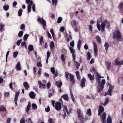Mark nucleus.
Returning <instances> with one entry per match:
<instances>
[{
    "mask_svg": "<svg viewBox=\"0 0 123 123\" xmlns=\"http://www.w3.org/2000/svg\"><path fill=\"white\" fill-rule=\"evenodd\" d=\"M102 83L98 84V85L97 88V92L99 93L104 88V85L105 83V79H103L102 80Z\"/></svg>",
    "mask_w": 123,
    "mask_h": 123,
    "instance_id": "f257e3e1",
    "label": "nucleus"
},
{
    "mask_svg": "<svg viewBox=\"0 0 123 123\" xmlns=\"http://www.w3.org/2000/svg\"><path fill=\"white\" fill-rule=\"evenodd\" d=\"M107 25V28L109 27L110 23L108 21H107V19H105L103 22L101 24V31L102 32L105 31V27L106 25Z\"/></svg>",
    "mask_w": 123,
    "mask_h": 123,
    "instance_id": "f03ea898",
    "label": "nucleus"
},
{
    "mask_svg": "<svg viewBox=\"0 0 123 123\" xmlns=\"http://www.w3.org/2000/svg\"><path fill=\"white\" fill-rule=\"evenodd\" d=\"M37 21L40 24H42L43 29L45 30L46 26V23L45 21L43 18L39 17L37 19Z\"/></svg>",
    "mask_w": 123,
    "mask_h": 123,
    "instance_id": "7ed1b4c3",
    "label": "nucleus"
},
{
    "mask_svg": "<svg viewBox=\"0 0 123 123\" xmlns=\"http://www.w3.org/2000/svg\"><path fill=\"white\" fill-rule=\"evenodd\" d=\"M113 38L117 39L118 41L119 40V39H121V34L119 31H117L115 34L113 33Z\"/></svg>",
    "mask_w": 123,
    "mask_h": 123,
    "instance_id": "20e7f679",
    "label": "nucleus"
},
{
    "mask_svg": "<svg viewBox=\"0 0 123 123\" xmlns=\"http://www.w3.org/2000/svg\"><path fill=\"white\" fill-rule=\"evenodd\" d=\"M106 114L105 112H104L101 115H100L101 120L102 121V123H106Z\"/></svg>",
    "mask_w": 123,
    "mask_h": 123,
    "instance_id": "39448f33",
    "label": "nucleus"
},
{
    "mask_svg": "<svg viewBox=\"0 0 123 123\" xmlns=\"http://www.w3.org/2000/svg\"><path fill=\"white\" fill-rule=\"evenodd\" d=\"M119 58H117L116 59L115 61L116 65L119 66L123 65V60L119 61Z\"/></svg>",
    "mask_w": 123,
    "mask_h": 123,
    "instance_id": "423d86ee",
    "label": "nucleus"
},
{
    "mask_svg": "<svg viewBox=\"0 0 123 123\" xmlns=\"http://www.w3.org/2000/svg\"><path fill=\"white\" fill-rule=\"evenodd\" d=\"M104 111V109L103 107L101 105L99 106L98 110V115L100 116Z\"/></svg>",
    "mask_w": 123,
    "mask_h": 123,
    "instance_id": "0eeeda50",
    "label": "nucleus"
},
{
    "mask_svg": "<svg viewBox=\"0 0 123 123\" xmlns=\"http://www.w3.org/2000/svg\"><path fill=\"white\" fill-rule=\"evenodd\" d=\"M86 81V79L84 77H83L82 79L81 82L80 86L82 88L85 86V83Z\"/></svg>",
    "mask_w": 123,
    "mask_h": 123,
    "instance_id": "6e6552de",
    "label": "nucleus"
},
{
    "mask_svg": "<svg viewBox=\"0 0 123 123\" xmlns=\"http://www.w3.org/2000/svg\"><path fill=\"white\" fill-rule=\"evenodd\" d=\"M114 87L112 86H110L108 90V94L109 95H112V93L113 92V90L114 89Z\"/></svg>",
    "mask_w": 123,
    "mask_h": 123,
    "instance_id": "1a4fd4ad",
    "label": "nucleus"
},
{
    "mask_svg": "<svg viewBox=\"0 0 123 123\" xmlns=\"http://www.w3.org/2000/svg\"><path fill=\"white\" fill-rule=\"evenodd\" d=\"M55 108L56 110H61V105L60 102H57L56 103Z\"/></svg>",
    "mask_w": 123,
    "mask_h": 123,
    "instance_id": "9d476101",
    "label": "nucleus"
},
{
    "mask_svg": "<svg viewBox=\"0 0 123 123\" xmlns=\"http://www.w3.org/2000/svg\"><path fill=\"white\" fill-rule=\"evenodd\" d=\"M96 78L97 81L98 83V84L100 83V77H99V74L98 72L96 73Z\"/></svg>",
    "mask_w": 123,
    "mask_h": 123,
    "instance_id": "9b49d317",
    "label": "nucleus"
},
{
    "mask_svg": "<svg viewBox=\"0 0 123 123\" xmlns=\"http://www.w3.org/2000/svg\"><path fill=\"white\" fill-rule=\"evenodd\" d=\"M31 107V104L30 102L29 101L28 103V104L26 109L25 110V111L27 113V114H29V111Z\"/></svg>",
    "mask_w": 123,
    "mask_h": 123,
    "instance_id": "f8f14e48",
    "label": "nucleus"
},
{
    "mask_svg": "<svg viewBox=\"0 0 123 123\" xmlns=\"http://www.w3.org/2000/svg\"><path fill=\"white\" fill-rule=\"evenodd\" d=\"M88 76L90 80L91 81L92 83H93V82L92 81L94 80V75H93V76H92L91 74L89 73L88 74Z\"/></svg>",
    "mask_w": 123,
    "mask_h": 123,
    "instance_id": "ddd939ff",
    "label": "nucleus"
},
{
    "mask_svg": "<svg viewBox=\"0 0 123 123\" xmlns=\"http://www.w3.org/2000/svg\"><path fill=\"white\" fill-rule=\"evenodd\" d=\"M70 77L71 80V81L72 82V84H75V80L74 79V77L73 75L70 74Z\"/></svg>",
    "mask_w": 123,
    "mask_h": 123,
    "instance_id": "4468645a",
    "label": "nucleus"
},
{
    "mask_svg": "<svg viewBox=\"0 0 123 123\" xmlns=\"http://www.w3.org/2000/svg\"><path fill=\"white\" fill-rule=\"evenodd\" d=\"M61 97L66 101H68L69 100V99L68 97V95L67 94H65L61 96Z\"/></svg>",
    "mask_w": 123,
    "mask_h": 123,
    "instance_id": "2eb2a0df",
    "label": "nucleus"
},
{
    "mask_svg": "<svg viewBox=\"0 0 123 123\" xmlns=\"http://www.w3.org/2000/svg\"><path fill=\"white\" fill-rule=\"evenodd\" d=\"M23 86L26 90H27L29 87L28 83L26 82H25L23 83Z\"/></svg>",
    "mask_w": 123,
    "mask_h": 123,
    "instance_id": "dca6fc26",
    "label": "nucleus"
},
{
    "mask_svg": "<svg viewBox=\"0 0 123 123\" xmlns=\"http://www.w3.org/2000/svg\"><path fill=\"white\" fill-rule=\"evenodd\" d=\"M29 96L32 99H33L35 97L34 92L33 91H31L30 92Z\"/></svg>",
    "mask_w": 123,
    "mask_h": 123,
    "instance_id": "f3484780",
    "label": "nucleus"
},
{
    "mask_svg": "<svg viewBox=\"0 0 123 123\" xmlns=\"http://www.w3.org/2000/svg\"><path fill=\"white\" fill-rule=\"evenodd\" d=\"M118 8L120 11L123 9V3L122 2L120 3L119 5Z\"/></svg>",
    "mask_w": 123,
    "mask_h": 123,
    "instance_id": "a211bd4d",
    "label": "nucleus"
},
{
    "mask_svg": "<svg viewBox=\"0 0 123 123\" xmlns=\"http://www.w3.org/2000/svg\"><path fill=\"white\" fill-rule=\"evenodd\" d=\"M57 87L58 88H60L62 85V82L60 81H57L56 82Z\"/></svg>",
    "mask_w": 123,
    "mask_h": 123,
    "instance_id": "6ab92c4d",
    "label": "nucleus"
},
{
    "mask_svg": "<svg viewBox=\"0 0 123 123\" xmlns=\"http://www.w3.org/2000/svg\"><path fill=\"white\" fill-rule=\"evenodd\" d=\"M16 69L17 70L20 71L21 69V68L20 66V63L19 62H18L16 64Z\"/></svg>",
    "mask_w": 123,
    "mask_h": 123,
    "instance_id": "aec40b11",
    "label": "nucleus"
},
{
    "mask_svg": "<svg viewBox=\"0 0 123 123\" xmlns=\"http://www.w3.org/2000/svg\"><path fill=\"white\" fill-rule=\"evenodd\" d=\"M105 63L107 67V69L109 70L111 66V63L110 62H109L107 61Z\"/></svg>",
    "mask_w": 123,
    "mask_h": 123,
    "instance_id": "412c9836",
    "label": "nucleus"
},
{
    "mask_svg": "<svg viewBox=\"0 0 123 123\" xmlns=\"http://www.w3.org/2000/svg\"><path fill=\"white\" fill-rule=\"evenodd\" d=\"M109 43L108 42H106L104 46L105 47L106 51L107 52L108 48L109 47Z\"/></svg>",
    "mask_w": 123,
    "mask_h": 123,
    "instance_id": "4be33fe9",
    "label": "nucleus"
},
{
    "mask_svg": "<svg viewBox=\"0 0 123 123\" xmlns=\"http://www.w3.org/2000/svg\"><path fill=\"white\" fill-rule=\"evenodd\" d=\"M6 110V108L2 105L0 107V111H5Z\"/></svg>",
    "mask_w": 123,
    "mask_h": 123,
    "instance_id": "5701e85b",
    "label": "nucleus"
},
{
    "mask_svg": "<svg viewBox=\"0 0 123 123\" xmlns=\"http://www.w3.org/2000/svg\"><path fill=\"white\" fill-rule=\"evenodd\" d=\"M112 118L110 117V116L109 115L107 118V123H112Z\"/></svg>",
    "mask_w": 123,
    "mask_h": 123,
    "instance_id": "b1692460",
    "label": "nucleus"
},
{
    "mask_svg": "<svg viewBox=\"0 0 123 123\" xmlns=\"http://www.w3.org/2000/svg\"><path fill=\"white\" fill-rule=\"evenodd\" d=\"M58 0H52V2L53 5H54L55 6H57Z\"/></svg>",
    "mask_w": 123,
    "mask_h": 123,
    "instance_id": "393cba45",
    "label": "nucleus"
},
{
    "mask_svg": "<svg viewBox=\"0 0 123 123\" xmlns=\"http://www.w3.org/2000/svg\"><path fill=\"white\" fill-rule=\"evenodd\" d=\"M87 60H89L91 58L92 56L91 53L89 52H88L87 53Z\"/></svg>",
    "mask_w": 123,
    "mask_h": 123,
    "instance_id": "a878e982",
    "label": "nucleus"
},
{
    "mask_svg": "<svg viewBox=\"0 0 123 123\" xmlns=\"http://www.w3.org/2000/svg\"><path fill=\"white\" fill-rule=\"evenodd\" d=\"M96 39L97 42L100 43H101V38L99 36H96Z\"/></svg>",
    "mask_w": 123,
    "mask_h": 123,
    "instance_id": "bb28decb",
    "label": "nucleus"
},
{
    "mask_svg": "<svg viewBox=\"0 0 123 123\" xmlns=\"http://www.w3.org/2000/svg\"><path fill=\"white\" fill-rule=\"evenodd\" d=\"M78 117L80 121H84V117L82 115H80L79 116H78Z\"/></svg>",
    "mask_w": 123,
    "mask_h": 123,
    "instance_id": "cd10ccee",
    "label": "nucleus"
},
{
    "mask_svg": "<svg viewBox=\"0 0 123 123\" xmlns=\"http://www.w3.org/2000/svg\"><path fill=\"white\" fill-rule=\"evenodd\" d=\"M32 109L34 110H36L37 108V105L35 104H32Z\"/></svg>",
    "mask_w": 123,
    "mask_h": 123,
    "instance_id": "c85d7f7f",
    "label": "nucleus"
},
{
    "mask_svg": "<svg viewBox=\"0 0 123 123\" xmlns=\"http://www.w3.org/2000/svg\"><path fill=\"white\" fill-rule=\"evenodd\" d=\"M4 25L1 23H0V31L2 32L4 30Z\"/></svg>",
    "mask_w": 123,
    "mask_h": 123,
    "instance_id": "c756f323",
    "label": "nucleus"
},
{
    "mask_svg": "<svg viewBox=\"0 0 123 123\" xmlns=\"http://www.w3.org/2000/svg\"><path fill=\"white\" fill-rule=\"evenodd\" d=\"M29 50L30 51H32L34 49V48L33 46L32 45H30L28 47Z\"/></svg>",
    "mask_w": 123,
    "mask_h": 123,
    "instance_id": "7c9ffc66",
    "label": "nucleus"
},
{
    "mask_svg": "<svg viewBox=\"0 0 123 123\" xmlns=\"http://www.w3.org/2000/svg\"><path fill=\"white\" fill-rule=\"evenodd\" d=\"M54 46V43L53 41H52L50 43V46L51 49H53Z\"/></svg>",
    "mask_w": 123,
    "mask_h": 123,
    "instance_id": "2f4dec72",
    "label": "nucleus"
},
{
    "mask_svg": "<svg viewBox=\"0 0 123 123\" xmlns=\"http://www.w3.org/2000/svg\"><path fill=\"white\" fill-rule=\"evenodd\" d=\"M26 2L27 4L30 3L28 5H32L33 4V1L31 0H26Z\"/></svg>",
    "mask_w": 123,
    "mask_h": 123,
    "instance_id": "473e14b6",
    "label": "nucleus"
},
{
    "mask_svg": "<svg viewBox=\"0 0 123 123\" xmlns=\"http://www.w3.org/2000/svg\"><path fill=\"white\" fill-rule=\"evenodd\" d=\"M87 114L89 116H90L91 115V110L90 108L88 109L87 111Z\"/></svg>",
    "mask_w": 123,
    "mask_h": 123,
    "instance_id": "72a5a7b5",
    "label": "nucleus"
},
{
    "mask_svg": "<svg viewBox=\"0 0 123 123\" xmlns=\"http://www.w3.org/2000/svg\"><path fill=\"white\" fill-rule=\"evenodd\" d=\"M3 9L4 10L6 11H7L9 9V6L8 5H7L6 6V5H4L3 7Z\"/></svg>",
    "mask_w": 123,
    "mask_h": 123,
    "instance_id": "f704fd0d",
    "label": "nucleus"
},
{
    "mask_svg": "<svg viewBox=\"0 0 123 123\" xmlns=\"http://www.w3.org/2000/svg\"><path fill=\"white\" fill-rule=\"evenodd\" d=\"M29 35L27 34H25L23 37V39L24 40H26L29 36Z\"/></svg>",
    "mask_w": 123,
    "mask_h": 123,
    "instance_id": "c9c22d12",
    "label": "nucleus"
},
{
    "mask_svg": "<svg viewBox=\"0 0 123 123\" xmlns=\"http://www.w3.org/2000/svg\"><path fill=\"white\" fill-rule=\"evenodd\" d=\"M69 49L70 51V52L71 53L74 54L75 52L74 50L72 47L70 46L69 47Z\"/></svg>",
    "mask_w": 123,
    "mask_h": 123,
    "instance_id": "e433bc0d",
    "label": "nucleus"
},
{
    "mask_svg": "<svg viewBox=\"0 0 123 123\" xmlns=\"http://www.w3.org/2000/svg\"><path fill=\"white\" fill-rule=\"evenodd\" d=\"M62 20V18L61 17H59L57 19V23H60Z\"/></svg>",
    "mask_w": 123,
    "mask_h": 123,
    "instance_id": "4c0bfd02",
    "label": "nucleus"
},
{
    "mask_svg": "<svg viewBox=\"0 0 123 123\" xmlns=\"http://www.w3.org/2000/svg\"><path fill=\"white\" fill-rule=\"evenodd\" d=\"M64 56L65 55L64 54H62L61 55V58L62 60V61L63 62H64L65 61V59L64 58Z\"/></svg>",
    "mask_w": 123,
    "mask_h": 123,
    "instance_id": "58836bf2",
    "label": "nucleus"
},
{
    "mask_svg": "<svg viewBox=\"0 0 123 123\" xmlns=\"http://www.w3.org/2000/svg\"><path fill=\"white\" fill-rule=\"evenodd\" d=\"M23 33V32L22 31H20L18 34V36L19 37H21L22 36Z\"/></svg>",
    "mask_w": 123,
    "mask_h": 123,
    "instance_id": "ea45409f",
    "label": "nucleus"
},
{
    "mask_svg": "<svg viewBox=\"0 0 123 123\" xmlns=\"http://www.w3.org/2000/svg\"><path fill=\"white\" fill-rule=\"evenodd\" d=\"M51 72L53 74H54L55 73V71L54 67H52L51 68Z\"/></svg>",
    "mask_w": 123,
    "mask_h": 123,
    "instance_id": "a19ab883",
    "label": "nucleus"
},
{
    "mask_svg": "<svg viewBox=\"0 0 123 123\" xmlns=\"http://www.w3.org/2000/svg\"><path fill=\"white\" fill-rule=\"evenodd\" d=\"M22 11V10L21 9L19 10L18 12V16H21Z\"/></svg>",
    "mask_w": 123,
    "mask_h": 123,
    "instance_id": "79ce46f5",
    "label": "nucleus"
},
{
    "mask_svg": "<svg viewBox=\"0 0 123 123\" xmlns=\"http://www.w3.org/2000/svg\"><path fill=\"white\" fill-rule=\"evenodd\" d=\"M77 112L78 113V116H79L81 115V111L80 109H78L77 110Z\"/></svg>",
    "mask_w": 123,
    "mask_h": 123,
    "instance_id": "37998d69",
    "label": "nucleus"
},
{
    "mask_svg": "<svg viewBox=\"0 0 123 123\" xmlns=\"http://www.w3.org/2000/svg\"><path fill=\"white\" fill-rule=\"evenodd\" d=\"M25 119L24 117H22L20 120V123H25Z\"/></svg>",
    "mask_w": 123,
    "mask_h": 123,
    "instance_id": "c03bdc74",
    "label": "nucleus"
},
{
    "mask_svg": "<svg viewBox=\"0 0 123 123\" xmlns=\"http://www.w3.org/2000/svg\"><path fill=\"white\" fill-rule=\"evenodd\" d=\"M25 25L24 24H23L21 25L20 26V29L21 30H25Z\"/></svg>",
    "mask_w": 123,
    "mask_h": 123,
    "instance_id": "a18cd8bd",
    "label": "nucleus"
},
{
    "mask_svg": "<svg viewBox=\"0 0 123 123\" xmlns=\"http://www.w3.org/2000/svg\"><path fill=\"white\" fill-rule=\"evenodd\" d=\"M49 123H54L53 119L51 118H49L48 120Z\"/></svg>",
    "mask_w": 123,
    "mask_h": 123,
    "instance_id": "49530a36",
    "label": "nucleus"
},
{
    "mask_svg": "<svg viewBox=\"0 0 123 123\" xmlns=\"http://www.w3.org/2000/svg\"><path fill=\"white\" fill-rule=\"evenodd\" d=\"M69 73H68L67 72H66L65 73V76L66 77V79L67 80L68 79V75Z\"/></svg>",
    "mask_w": 123,
    "mask_h": 123,
    "instance_id": "de8ad7c7",
    "label": "nucleus"
},
{
    "mask_svg": "<svg viewBox=\"0 0 123 123\" xmlns=\"http://www.w3.org/2000/svg\"><path fill=\"white\" fill-rule=\"evenodd\" d=\"M32 5H28L27 6V9L28 12H29L31 11V6Z\"/></svg>",
    "mask_w": 123,
    "mask_h": 123,
    "instance_id": "09e8293b",
    "label": "nucleus"
},
{
    "mask_svg": "<svg viewBox=\"0 0 123 123\" xmlns=\"http://www.w3.org/2000/svg\"><path fill=\"white\" fill-rule=\"evenodd\" d=\"M43 41V37L42 36H41L40 39V43L39 44L41 45L42 44V42Z\"/></svg>",
    "mask_w": 123,
    "mask_h": 123,
    "instance_id": "8fccbe9b",
    "label": "nucleus"
},
{
    "mask_svg": "<svg viewBox=\"0 0 123 123\" xmlns=\"http://www.w3.org/2000/svg\"><path fill=\"white\" fill-rule=\"evenodd\" d=\"M18 54V51L16 52H14L13 54V57L14 58L16 57Z\"/></svg>",
    "mask_w": 123,
    "mask_h": 123,
    "instance_id": "3c124183",
    "label": "nucleus"
},
{
    "mask_svg": "<svg viewBox=\"0 0 123 123\" xmlns=\"http://www.w3.org/2000/svg\"><path fill=\"white\" fill-rule=\"evenodd\" d=\"M22 39H20L19 40L17 41L16 44L18 46H19L21 43V42L22 41Z\"/></svg>",
    "mask_w": 123,
    "mask_h": 123,
    "instance_id": "603ef678",
    "label": "nucleus"
},
{
    "mask_svg": "<svg viewBox=\"0 0 123 123\" xmlns=\"http://www.w3.org/2000/svg\"><path fill=\"white\" fill-rule=\"evenodd\" d=\"M45 111L47 112H49L50 111V108L49 106H48L47 108H45Z\"/></svg>",
    "mask_w": 123,
    "mask_h": 123,
    "instance_id": "864d4df0",
    "label": "nucleus"
},
{
    "mask_svg": "<svg viewBox=\"0 0 123 123\" xmlns=\"http://www.w3.org/2000/svg\"><path fill=\"white\" fill-rule=\"evenodd\" d=\"M97 26L98 29L100 31L101 30V26L100 25L98 24V22H97Z\"/></svg>",
    "mask_w": 123,
    "mask_h": 123,
    "instance_id": "5fc2aeb1",
    "label": "nucleus"
},
{
    "mask_svg": "<svg viewBox=\"0 0 123 123\" xmlns=\"http://www.w3.org/2000/svg\"><path fill=\"white\" fill-rule=\"evenodd\" d=\"M74 41L73 40L71 42H70V46L72 47H73L74 46Z\"/></svg>",
    "mask_w": 123,
    "mask_h": 123,
    "instance_id": "6e6d98bb",
    "label": "nucleus"
},
{
    "mask_svg": "<svg viewBox=\"0 0 123 123\" xmlns=\"http://www.w3.org/2000/svg\"><path fill=\"white\" fill-rule=\"evenodd\" d=\"M18 97L15 96V98H14V101L15 102V103L16 104L15 106H17V101L18 100Z\"/></svg>",
    "mask_w": 123,
    "mask_h": 123,
    "instance_id": "4d7b16f0",
    "label": "nucleus"
},
{
    "mask_svg": "<svg viewBox=\"0 0 123 123\" xmlns=\"http://www.w3.org/2000/svg\"><path fill=\"white\" fill-rule=\"evenodd\" d=\"M93 44L94 49L97 48V45L95 42V41H93Z\"/></svg>",
    "mask_w": 123,
    "mask_h": 123,
    "instance_id": "13d9d810",
    "label": "nucleus"
},
{
    "mask_svg": "<svg viewBox=\"0 0 123 123\" xmlns=\"http://www.w3.org/2000/svg\"><path fill=\"white\" fill-rule=\"evenodd\" d=\"M65 110V111L66 112L67 114L68 115L69 114V112L68 111V109L67 108L66 106H65L64 107L63 110Z\"/></svg>",
    "mask_w": 123,
    "mask_h": 123,
    "instance_id": "bf43d9fd",
    "label": "nucleus"
},
{
    "mask_svg": "<svg viewBox=\"0 0 123 123\" xmlns=\"http://www.w3.org/2000/svg\"><path fill=\"white\" fill-rule=\"evenodd\" d=\"M51 84L49 82H48L47 83V87L48 89H49L50 88Z\"/></svg>",
    "mask_w": 123,
    "mask_h": 123,
    "instance_id": "052dcab7",
    "label": "nucleus"
},
{
    "mask_svg": "<svg viewBox=\"0 0 123 123\" xmlns=\"http://www.w3.org/2000/svg\"><path fill=\"white\" fill-rule=\"evenodd\" d=\"M72 57L73 59L74 60V62H75V55L74 54H72Z\"/></svg>",
    "mask_w": 123,
    "mask_h": 123,
    "instance_id": "680f3d73",
    "label": "nucleus"
},
{
    "mask_svg": "<svg viewBox=\"0 0 123 123\" xmlns=\"http://www.w3.org/2000/svg\"><path fill=\"white\" fill-rule=\"evenodd\" d=\"M47 58H49L51 54L50 52L49 51H48L47 52Z\"/></svg>",
    "mask_w": 123,
    "mask_h": 123,
    "instance_id": "e2e57ef3",
    "label": "nucleus"
},
{
    "mask_svg": "<svg viewBox=\"0 0 123 123\" xmlns=\"http://www.w3.org/2000/svg\"><path fill=\"white\" fill-rule=\"evenodd\" d=\"M32 8L33 11L34 12H35V6L34 4H32Z\"/></svg>",
    "mask_w": 123,
    "mask_h": 123,
    "instance_id": "0e129e2a",
    "label": "nucleus"
},
{
    "mask_svg": "<svg viewBox=\"0 0 123 123\" xmlns=\"http://www.w3.org/2000/svg\"><path fill=\"white\" fill-rule=\"evenodd\" d=\"M20 93V92L18 91L16 92L15 93V96L18 97Z\"/></svg>",
    "mask_w": 123,
    "mask_h": 123,
    "instance_id": "69168bd1",
    "label": "nucleus"
},
{
    "mask_svg": "<svg viewBox=\"0 0 123 123\" xmlns=\"http://www.w3.org/2000/svg\"><path fill=\"white\" fill-rule=\"evenodd\" d=\"M84 48L86 50H87L88 49V46L86 43L84 45Z\"/></svg>",
    "mask_w": 123,
    "mask_h": 123,
    "instance_id": "338daca9",
    "label": "nucleus"
},
{
    "mask_svg": "<svg viewBox=\"0 0 123 123\" xmlns=\"http://www.w3.org/2000/svg\"><path fill=\"white\" fill-rule=\"evenodd\" d=\"M37 65L39 67H41L42 66V64L41 63V62H38L37 63Z\"/></svg>",
    "mask_w": 123,
    "mask_h": 123,
    "instance_id": "774afa93",
    "label": "nucleus"
}]
</instances>
